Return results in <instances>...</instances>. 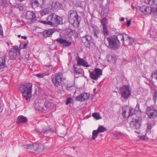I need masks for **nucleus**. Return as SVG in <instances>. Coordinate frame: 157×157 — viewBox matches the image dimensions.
I'll return each instance as SVG.
<instances>
[{"instance_id":"9","label":"nucleus","mask_w":157,"mask_h":157,"mask_svg":"<svg viewBox=\"0 0 157 157\" xmlns=\"http://www.w3.org/2000/svg\"><path fill=\"white\" fill-rule=\"evenodd\" d=\"M81 40L84 45L87 48L90 47L92 44H94L96 42L92 39L91 36L89 35H86L82 37Z\"/></svg>"},{"instance_id":"59","label":"nucleus","mask_w":157,"mask_h":157,"mask_svg":"<svg viewBox=\"0 0 157 157\" xmlns=\"http://www.w3.org/2000/svg\"><path fill=\"white\" fill-rule=\"evenodd\" d=\"M124 18L123 17H121L120 18L119 21L121 22H122L124 20Z\"/></svg>"},{"instance_id":"61","label":"nucleus","mask_w":157,"mask_h":157,"mask_svg":"<svg viewBox=\"0 0 157 157\" xmlns=\"http://www.w3.org/2000/svg\"><path fill=\"white\" fill-rule=\"evenodd\" d=\"M153 84H150V83H148V85L149 86L151 87H151L153 85Z\"/></svg>"},{"instance_id":"43","label":"nucleus","mask_w":157,"mask_h":157,"mask_svg":"<svg viewBox=\"0 0 157 157\" xmlns=\"http://www.w3.org/2000/svg\"><path fill=\"white\" fill-rule=\"evenodd\" d=\"M134 109L136 111H137L138 112H141V110L140 109V105L139 103H137L135 109Z\"/></svg>"},{"instance_id":"3","label":"nucleus","mask_w":157,"mask_h":157,"mask_svg":"<svg viewBox=\"0 0 157 157\" xmlns=\"http://www.w3.org/2000/svg\"><path fill=\"white\" fill-rule=\"evenodd\" d=\"M48 25L56 27L63 23L61 17L55 13H52L47 17Z\"/></svg>"},{"instance_id":"38","label":"nucleus","mask_w":157,"mask_h":157,"mask_svg":"<svg viewBox=\"0 0 157 157\" xmlns=\"http://www.w3.org/2000/svg\"><path fill=\"white\" fill-rule=\"evenodd\" d=\"M148 3L150 5H157V0H147Z\"/></svg>"},{"instance_id":"57","label":"nucleus","mask_w":157,"mask_h":157,"mask_svg":"<svg viewBox=\"0 0 157 157\" xmlns=\"http://www.w3.org/2000/svg\"><path fill=\"white\" fill-rule=\"evenodd\" d=\"M17 122L18 124H19L20 123V116H18V117L17 120Z\"/></svg>"},{"instance_id":"30","label":"nucleus","mask_w":157,"mask_h":157,"mask_svg":"<svg viewBox=\"0 0 157 157\" xmlns=\"http://www.w3.org/2000/svg\"><path fill=\"white\" fill-rule=\"evenodd\" d=\"M99 133L97 130H94L92 132V139L93 140H94L97 137Z\"/></svg>"},{"instance_id":"39","label":"nucleus","mask_w":157,"mask_h":157,"mask_svg":"<svg viewBox=\"0 0 157 157\" xmlns=\"http://www.w3.org/2000/svg\"><path fill=\"white\" fill-rule=\"evenodd\" d=\"M71 42L69 40H67L66 39L65 41V44L63 45V47H69L71 46Z\"/></svg>"},{"instance_id":"27","label":"nucleus","mask_w":157,"mask_h":157,"mask_svg":"<svg viewBox=\"0 0 157 157\" xmlns=\"http://www.w3.org/2000/svg\"><path fill=\"white\" fill-rule=\"evenodd\" d=\"M44 104L46 107L45 109H46V110H47L48 111L51 108V106L52 105V103L48 101H46L45 102Z\"/></svg>"},{"instance_id":"10","label":"nucleus","mask_w":157,"mask_h":157,"mask_svg":"<svg viewBox=\"0 0 157 157\" xmlns=\"http://www.w3.org/2000/svg\"><path fill=\"white\" fill-rule=\"evenodd\" d=\"M30 4L34 9L38 7L42 8L44 7L45 2L44 0H32Z\"/></svg>"},{"instance_id":"56","label":"nucleus","mask_w":157,"mask_h":157,"mask_svg":"<svg viewBox=\"0 0 157 157\" xmlns=\"http://www.w3.org/2000/svg\"><path fill=\"white\" fill-rule=\"evenodd\" d=\"M66 134H67V132L65 133H64V134L62 135H58V136H59L60 137H63L65 136H66Z\"/></svg>"},{"instance_id":"51","label":"nucleus","mask_w":157,"mask_h":157,"mask_svg":"<svg viewBox=\"0 0 157 157\" xmlns=\"http://www.w3.org/2000/svg\"><path fill=\"white\" fill-rule=\"evenodd\" d=\"M48 129L49 130V132H54L55 129L53 127H52L51 128H48Z\"/></svg>"},{"instance_id":"5","label":"nucleus","mask_w":157,"mask_h":157,"mask_svg":"<svg viewBox=\"0 0 157 157\" xmlns=\"http://www.w3.org/2000/svg\"><path fill=\"white\" fill-rule=\"evenodd\" d=\"M23 10V7L20 6V13H23L21 15V17H23L24 16H25L27 19L28 20H30L33 22L35 21L36 20V17L34 12L30 11L26 12L25 10Z\"/></svg>"},{"instance_id":"60","label":"nucleus","mask_w":157,"mask_h":157,"mask_svg":"<svg viewBox=\"0 0 157 157\" xmlns=\"http://www.w3.org/2000/svg\"><path fill=\"white\" fill-rule=\"evenodd\" d=\"M71 33H73L75 34L78 35V34L77 33V32L75 31H71Z\"/></svg>"},{"instance_id":"41","label":"nucleus","mask_w":157,"mask_h":157,"mask_svg":"<svg viewBox=\"0 0 157 157\" xmlns=\"http://www.w3.org/2000/svg\"><path fill=\"white\" fill-rule=\"evenodd\" d=\"M82 94H81L80 95H79L75 97V100L77 101H83L82 100Z\"/></svg>"},{"instance_id":"12","label":"nucleus","mask_w":157,"mask_h":157,"mask_svg":"<svg viewBox=\"0 0 157 157\" xmlns=\"http://www.w3.org/2000/svg\"><path fill=\"white\" fill-rule=\"evenodd\" d=\"M130 124L131 127L133 129H139L141 125L140 120L138 117L133 118L132 121L130 123Z\"/></svg>"},{"instance_id":"44","label":"nucleus","mask_w":157,"mask_h":157,"mask_svg":"<svg viewBox=\"0 0 157 157\" xmlns=\"http://www.w3.org/2000/svg\"><path fill=\"white\" fill-rule=\"evenodd\" d=\"M35 76L37 77L38 78H42L44 77L43 73H40L38 74H35L34 75Z\"/></svg>"},{"instance_id":"23","label":"nucleus","mask_w":157,"mask_h":157,"mask_svg":"<svg viewBox=\"0 0 157 157\" xmlns=\"http://www.w3.org/2000/svg\"><path fill=\"white\" fill-rule=\"evenodd\" d=\"M25 148L28 150V151H34V144H27L23 146Z\"/></svg>"},{"instance_id":"55","label":"nucleus","mask_w":157,"mask_h":157,"mask_svg":"<svg viewBox=\"0 0 157 157\" xmlns=\"http://www.w3.org/2000/svg\"><path fill=\"white\" fill-rule=\"evenodd\" d=\"M77 66H78L77 65V64H75L73 65V68L74 69V71L76 70L77 68Z\"/></svg>"},{"instance_id":"17","label":"nucleus","mask_w":157,"mask_h":157,"mask_svg":"<svg viewBox=\"0 0 157 157\" xmlns=\"http://www.w3.org/2000/svg\"><path fill=\"white\" fill-rule=\"evenodd\" d=\"M44 149V146L41 144H34V152L39 153L43 151Z\"/></svg>"},{"instance_id":"14","label":"nucleus","mask_w":157,"mask_h":157,"mask_svg":"<svg viewBox=\"0 0 157 157\" xmlns=\"http://www.w3.org/2000/svg\"><path fill=\"white\" fill-rule=\"evenodd\" d=\"M135 40L130 36L127 34L123 42V45L124 46L132 45L135 43Z\"/></svg>"},{"instance_id":"37","label":"nucleus","mask_w":157,"mask_h":157,"mask_svg":"<svg viewBox=\"0 0 157 157\" xmlns=\"http://www.w3.org/2000/svg\"><path fill=\"white\" fill-rule=\"evenodd\" d=\"M102 32L105 35H108L109 34V31L107 29V26H103Z\"/></svg>"},{"instance_id":"24","label":"nucleus","mask_w":157,"mask_h":157,"mask_svg":"<svg viewBox=\"0 0 157 157\" xmlns=\"http://www.w3.org/2000/svg\"><path fill=\"white\" fill-rule=\"evenodd\" d=\"M66 39H63L61 38H57L55 40L56 41L57 43L61 45H62L63 47V45L65 44V41Z\"/></svg>"},{"instance_id":"34","label":"nucleus","mask_w":157,"mask_h":157,"mask_svg":"<svg viewBox=\"0 0 157 157\" xmlns=\"http://www.w3.org/2000/svg\"><path fill=\"white\" fill-rule=\"evenodd\" d=\"M92 116L96 120H98L101 119V117L100 116L99 113H93Z\"/></svg>"},{"instance_id":"18","label":"nucleus","mask_w":157,"mask_h":157,"mask_svg":"<svg viewBox=\"0 0 157 157\" xmlns=\"http://www.w3.org/2000/svg\"><path fill=\"white\" fill-rule=\"evenodd\" d=\"M93 29L92 34L96 39H99L100 30L98 27L96 25H92Z\"/></svg>"},{"instance_id":"62","label":"nucleus","mask_w":157,"mask_h":157,"mask_svg":"<svg viewBox=\"0 0 157 157\" xmlns=\"http://www.w3.org/2000/svg\"><path fill=\"white\" fill-rule=\"evenodd\" d=\"M131 6L132 8H134V6L132 5Z\"/></svg>"},{"instance_id":"50","label":"nucleus","mask_w":157,"mask_h":157,"mask_svg":"<svg viewBox=\"0 0 157 157\" xmlns=\"http://www.w3.org/2000/svg\"><path fill=\"white\" fill-rule=\"evenodd\" d=\"M131 24V20H130L129 21H127V26L128 27L130 26Z\"/></svg>"},{"instance_id":"4","label":"nucleus","mask_w":157,"mask_h":157,"mask_svg":"<svg viewBox=\"0 0 157 157\" xmlns=\"http://www.w3.org/2000/svg\"><path fill=\"white\" fill-rule=\"evenodd\" d=\"M108 42V48L111 50L118 49L120 46V42L119 40L114 36H111L106 38Z\"/></svg>"},{"instance_id":"26","label":"nucleus","mask_w":157,"mask_h":157,"mask_svg":"<svg viewBox=\"0 0 157 157\" xmlns=\"http://www.w3.org/2000/svg\"><path fill=\"white\" fill-rule=\"evenodd\" d=\"M82 100L83 101H85L89 99L90 97V94L88 93H84L82 94Z\"/></svg>"},{"instance_id":"2","label":"nucleus","mask_w":157,"mask_h":157,"mask_svg":"<svg viewBox=\"0 0 157 157\" xmlns=\"http://www.w3.org/2000/svg\"><path fill=\"white\" fill-rule=\"evenodd\" d=\"M68 20L69 23L74 27H78L79 26L81 18L78 16L76 11L70 10L68 13Z\"/></svg>"},{"instance_id":"19","label":"nucleus","mask_w":157,"mask_h":157,"mask_svg":"<svg viewBox=\"0 0 157 157\" xmlns=\"http://www.w3.org/2000/svg\"><path fill=\"white\" fill-rule=\"evenodd\" d=\"M52 10L58 11L62 9L63 6L62 4L59 2H53L52 4Z\"/></svg>"},{"instance_id":"63","label":"nucleus","mask_w":157,"mask_h":157,"mask_svg":"<svg viewBox=\"0 0 157 157\" xmlns=\"http://www.w3.org/2000/svg\"><path fill=\"white\" fill-rule=\"evenodd\" d=\"M145 83H146V84H147V85H148V83L147 82H145Z\"/></svg>"},{"instance_id":"48","label":"nucleus","mask_w":157,"mask_h":157,"mask_svg":"<svg viewBox=\"0 0 157 157\" xmlns=\"http://www.w3.org/2000/svg\"><path fill=\"white\" fill-rule=\"evenodd\" d=\"M74 73L75 74H81V72H80L79 70L76 69L75 71H74Z\"/></svg>"},{"instance_id":"8","label":"nucleus","mask_w":157,"mask_h":157,"mask_svg":"<svg viewBox=\"0 0 157 157\" xmlns=\"http://www.w3.org/2000/svg\"><path fill=\"white\" fill-rule=\"evenodd\" d=\"M120 92L122 97L127 99L131 95V91L129 87L127 85H123L120 88Z\"/></svg>"},{"instance_id":"32","label":"nucleus","mask_w":157,"mask_h":157,"mask_svg":"<svg viewBox=\"0 0 157 157\" xmlns=\"http://www.w3.org/2000/svg\"><path fill=\"white\" fill-rule=\"evenodd\" d=\"M107 59L109 62L112 63L114 62V58L111 55H109L107 56Z\"/></svg>"},{"instance_id":"29","label":"nucleus","mask_w":157,"mask_h":157,"mask_svg":"<svg viewBox=\"0 0 157 157\" xmlns=\"http://www.w3.org/2000/svg\"><path fill=\"white\" fill-rule=\"evenodd\" d=\"M97 130L99 132H103L106 131L107 128L105 127H104L102 125H100L97 129Z\"/></svg>"},{"instance_id":"20","label":"nucleus","mask_w":157,"mask_h":157,"mask_svg":"<svg viewBox=\"0 0 157 157\" xmlns=\"http://www.w3.org/2000/svg\"><path fill=\"white\" fill-rule=\"evenodd\" d=\"M147 115L150 118H155L157 116V110L150 109L147 112Z\"/></svg>"},{"instance_id":"13","label":"nucleus","mask_w":157,"mask_h":157,"mask_svg":"<svg viewBox=\"0 0 157 157\" xmlns=\"http://www.w3.org/2000/svg\"><path fill=\"white\" fill-rule=\"evenodd\" d=\"M20 53V50L17 46H13L9 52V58L10 59H14L17 57V53Z\"/></svg>"},{"instance_id":"28","label":"nucleus","mask_w":157,"mask_h":157,"mask_svg":"<svg viewBox=\"0 0 157 157\" xmlns=\"http://www.w3.org/2000/svg\"><path fill=\"white\" fill-rule=\"evenodd\" d=\"M49 132L48 129H43L41 132H40L42 135H43L45 136H47V134Z\"/></svg>"},{"instance_id":"42","label":"nucleus","mask_w":157,"mask_h":157,"mask_svg":"<svg viewBox=\"0 0 157 157\" xmlns=\"http://www.w3.org/2000/svg\"><path fill=\"white\" fill-rule=\"evenodd\" d=\"M152 127V124L151 123L147 124V126L146 128L147 132H149L151 131Z\"/></svg>"},{"instance_id":"46","label":"nucleus","mask_w":157,"mask_h":157,"mask_svg":"<svg viewBox=\"0 0 157 157\" xmlns=\"http://www.w3.org/2000/svg\"><path fill=\"white\" fill-rule=\"evenodd\" d=\"M39 22L44 25H48V21L47 20H47L46 21H43L41 20L39 21Z\"/></svg>"},{"instance_id":"7","label":"nucleus","mask_w":157,"mask_h":157,"mask_svg":"<svg viewBox=\"0 0 157 157\" xmlns=\"http://www.w3.org/2000/svg\"><path fill=\"white\" fill-rule=\"evenodd\" d=\"M52 83L56 87H58L63 81V75L61 72L57 73L52 77Z\"/></svg>"},{"instance_id":"11","label":"nucleus","mask_w":157,"mask_h":157,"mask_svg":"<svg viewBox=\"0 0 157 157\" xmlns=\"http://www.w3.org/2000/svg\"><path fill=\"white\" fill-rule=\"evenodd\" d=\"M102 75V70L98 68H95L93 71L90 73V78L94 80H97Z\"/></svg>"},{"instance_id":"53","label":"nucleus","mask_w":157,"mask_h":157,"mask_svg":"<svg viewBox=\"0 0 157 157\" xmlns=\"http://www.w3.org/2000/svg\"><path fill=\"white\" fill-rule=\"evenodd\" d=\"M43 74L44 75V77L46 75L48 76L49 75L48 71L45 72V73H43Z\"/></svg>"},{"instance_id":"45","label":"nucleus","mask_w":157,"mask_h":157,"mask_svg":"<svg viewBox=\"0 0 157 157\" xmlns=\"http://www.w3.org/2000/svg\"><path fill=\"white\" fill-rule=\"evenodd\" d=\"M72 100V99L71 98L69 97L67 98V100H66V105H68L69 103L71 102V101Z\"/></svg>"},{"instance_id":"16","label":"nucleus","mask_w":157,"mask_h":157,"mask_svg":"<svg viewBox=\"0 0 157 157\" xmlns=\"http://www.w3.org/2000/svg\"><path fill=\"white\" fill-rule=\"evenodd\" d=\"M76 60L77 62L78 66H82L86 67H89L90 66V65L84 59L81 58L79 56L76 57Z\"/></svg>"},{"instance_id":"21","label":"nucleus","mask_w":157,"mask_h":157,"mask_svg":"<svg viewBox=\"0 0 157 157\" xmlns=\"http://www.w3.org/2000/svg\"><path fill=\"white\" fill-rule=\"evenodd\" d=\"M55 31V29H49L43 32V35L44 37H49Z\"/></svg>"},{"instance_id":"52","label":"nucleus","mask_w":157,"mask_h":157,"mask_svg":"<svg viewBox=\"0 0 157 157\" xmlns=\"http://www.w3.org/2000/svg\"><path fill=\"white\" fill-rule=\"evenodd\" d=\"M43 12L45 14H48L49 12V11H48L47 9V8H44L43 10Z\"/></svg>"},{"instance_id":"54","label":"nucleus","mask_w":157,"mask_h":157,"mask_svg":"<svg viewBox=\"0 0 157 157\" xmlns=\"http://www.w3.org/2000/svg\"><path fill=\"white\" fill-rule=\"evenodd\" d=\"M42 107V106H41L40 104H37L35 106V107L36 110H37V108H39L40 107Z\"/></svg>"},{"instance_id":"40","label":"nucleus","mask_w":157,"mask_h":157,"mask_svg":"<svg viewBox=\"0 0 157 157\" xmlns=\"http://www.w3.org/2000/svg\"><path fill=\"white\" fill-rule=\"evenodd\" d=\"M46 107L45 106V105H44V106H42V107H40L37 108V110L39 111H42L43 112H45L47 111H48L47 110H46Z\"/></svg>"},{"instance_id":"15","label":"nucleus","mask_w":157,"mask_h":157,"mask_svg":"<svg viewBox=\"0 0 157 157\" xmlns=\"http://www.w3.org/2000/svg\"><path fill=\"white\" fill-rule=\"evenodd\" d=\"M127 110H128V109L127 108H123V112L122 113V115L124 118H128L129 117H131L135 113V110L134 109L131 107V108H129V111L128 112V115L127 116L126 115V113Z\"/></svg>"},{"instance_id":"64","label":"nucleus","mask_w":157,"mask_h":157,"mask_svg":"<svg viewBox=\"0 0 157 157\" xmlns=\"http://www.w3.org/2000/svg\"><path fill=\"white\" fill-rule=\"evenodd\" d=\"M135 132H136V133H139V132H138L135 131Z\"/></svg>"},{"instance_id":"25","label":"nucleus","mask_w":157,"mask_h":157,"mask_svg":"<svg viewBox=\"0 0 157 157\" xmlns=\"http://www.w3.org/2000/svg\"><path fill=\"white\" fill-rule=\"evenodd\" d=\"M6 58L5 57L2 58L1 62H0V69H2L6 67Z\"/></svg>"},{"instance_id":"33","label":"nucleus","mask_w":157,"mask_h":157,"mask_svg":"<svg viewBox=\"0 0 157 157\" xmlns=\"http://www.w3.org/2000/svg\"><path fill=\"white\" fill-rule=\"evenodd\" d=\"M28 122V119L22 115H20V123H24Z\"/></svg>"},{"instance_id":"36","label":"nucleus","mask_w":157,"mask_h":157,"mask_svg":"<svg viewBox=\"0 0 157 157\" xmlns=\"http://www.w3.org/2000/svg\"><path fill=\"white\" fill-rule=\"evenodd\" d=\"M101 22L103 26H107L108 23L107 19L106 17L103 18L101 20Z\"/></svg>"},{"instance_id":"47","label":"nucleus","mask_w":157,"mask_h":157,"mask_svg":"<svg viewBox=\"0 0 157 157\" xmlns=\"http://www.w3.org/2000/svg\"><path fill=\"white\" fill-rule=\"evenodd\" d=\"M28 41H27L26 43H25V44H24L23 48H21V47H20V50L22 49H26L28 45Z\"/></svg>"},{"instance_id":"6","label":"nucleus","mask_w":157,"mask_h":157,"mask_svg":"<svg viewBox=\"0 0 157 157\" xmlns=\"http://www.w3.org/2000/svg\"><path fill=\"white\" fill-rule=\"evenodd\" d=\"M140 10L145 15H148L152 13L155 14L157 13V8L153 6H142L140 7Z\"/></svg>"},{"instance_id":"58","label":"nucleus","mask_w":157,"mask_h":157,"mask_svg":"<svg viewBox=\"0 0 157 157\" xmlns=\"http://www.w3.org/2000/svg\"><path fill=\"white\" fill-rule=\"evenodd\" d=\"M20 37H21V38L25 40H26L27 38V37L26 36H21L20 35Z\"/></svg>"},{"instance_id":"31","label":"nucleus","mask_w":157,"mask_h":157,"mask_svg":"<svg viewBox=\"0 0 157 157\" xmlns=\"http://www.w3.org/2000/svg\"><path fill=\"white\" fill-rule=\"evenodd\" d=\"M155 89H156V86H155ZM153 90H154V92L153 93V99L154 102H156L157 99V90L154 88Z\"/></svg>"},{"instance_id":"22","label":"nucleus","mask_w":157,"mask_h":157,"mask_svg":"<svg viewBox=\"0 0 157 157\" xmlns=\"http://www.w3.org/2000/svg\"><path fill=\"white\" fill-rule=\"evenodd\" d=\"M126 35L127 34L124 33H119L117 36L114 35V36L115 38H117L118 40L119 39H121V41L123 42Z\"/></svg>"},{"instance_id":"49","label":"nucleus","mask_w":157,"mask_h":157,"mask_svg":"<svg viewBox=\"0 0 157 157\" xmlns=\"http://www.w3.org/2000/svg\"><path fill=\"white\" fill-rule=\"evenodd\" d=\"M0 35L2 36L3 35V32L2 27L0 28Z\"/></svg>"},{"instance_id":"35","label":"nucleus","mask_w":157,"mask_h":157,"mask_svg":"<svg viewBox=\"0 0 157 157\" xmlns=\"http://www.w3.org/2000/svg\"><path fill=\"white\" fill-rule=\"evenodd\" d=\"M82 3V2L79 0L75 2V6L76 7H79L81 8H83Z\"/></svg>"},{"instance_id":"1","label":"nucleus","mask_w":157,"mask_h":157,"mask_svg":"<svg viewBox=\"0 0 157 157\" xmlns=\"http://www.w3.org/2000/svg\"><path fill=\"white\" fill-rule=\"evenodd\" d=\"M33 84L31 83H26L20 85V90L24 99L28 102L32 97Z\"/></svg>"}]
</instances>
